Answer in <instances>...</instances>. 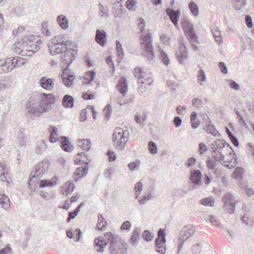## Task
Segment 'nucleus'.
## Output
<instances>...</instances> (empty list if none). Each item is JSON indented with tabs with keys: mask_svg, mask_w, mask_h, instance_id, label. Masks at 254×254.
<instances>
[{
	"mask_svg": "<svg viewBox=\"0 0 254 254\" xmlns=\"http://www.w3.org/2000/svg\"><path fill=\"white\" fill-rule=\"evenodd\" d=\"M112 139L116 148L123 150L129 139V132L120 127H116L112 135Z\"/></svg>",
	"mask_w": 254,
	"mask_h": 254,
	"instance_id": "4",
	"label": "nucleus"
},
{
	"mask_svg": "<svg viewBox=\"0 0 254 254\" xmlns=\"http://www.w3.org/2000/svg\"><path fill=\"white\" fill-rule=\"evenodd\" d=\"M74 100L72 96L65 95L64 96L63 105L65 108H72L73 106Z\"/></svg>",
	"mask_w": 254,
	"mask_h": 254,
	"instance_id": "32",
	"label": "nucleus"
},
{
	"mask_svg": "<svg viewBox=\"0 0 254 254\" xmlns=\"http://www.w3.org/2000/svg\"><path fill=\"white\" fill-rule=\"evenodd\" d=\"M55 100V96L51 93H38L30 97L26 105V110L30 114L38 117L50 111Z\"/></svg>",
	"mask_w": 254,
	"mask_h": 254,
	"instance_id": "1",
	"label": "nucleus"
},
{
	"mask_svg": "<svg viewBox=\"0 0 254 254\" xmlns=\"http://www.w3.org/2000/svg\"><path fill=\"white\" fill-rule=\"evenodd\" d=\"M48 28V22L47 21L43 22L41 24V30L42 31V33L47 36H50L51 35V34Z\"/></svg>",
	"mask_w": 254,
	"mask_h": 254,
	"instance_id": "45",
	"label": "nucleus"
},
{
	"mask_svg": "<svg viewBox=\"0 0 254 254\" xmlns=\"http://www.w3.org/2000/svg\"><path fill=\"white\" fill-rule=\"evenodd\" d=\"M182 122V119L179 116L175 117L173 120L174 125L176 127H179L181 125Z\"/></svg>",
	"mask_w": 254,
	"mask_h": 254,
	"instance_id": "60",
	"label": "nucleus"
},
{
	"mask_svg": "<svg viewBox=\"0 0 254 254\" xmlns=\"http://www.w3.org/2000/svg\"><path fill=\"white\" fill-rule=\"evenodd\" d=\"M42 42L39 41H26L23 39L17 41L12 46L13 51L22 56H30L40 49Z\"/></svg>",
	"mask_w": 254,
	"mask_h": 254,
	"instance_id": "2",
	"label": "nucleus"
},
{
	"mask_svg": "<svg viewBox=\"0 0 254 254\" xmlns=\"http://www.w3.org/2000/svg\"><path fill=\"white\" fill-rule=\"evenodd\" d=\"M176 57L179 63L183 64L188 59L187 48L184 43H181L179 50L176 52Z\"/></svg>",
	"mask_w": 254,
	"mask_h": 254,
	"instance_id": "17",
	"label": "nucleus"
},
{
	"mask_svg": "<svg viewBox=\"0 0 254 254\" xmlns=\"http://www.w3.org/2000/svg\"><path fill=\"white\" fill-rule=\"evenodd\" d=\"M166 233L163 229H159L158 231L157 237L155 239L156 251L160 254H164L166 252Z\"/></svg>",
	"mask_w": 254,
	"mask_h": 254,
	"instance_id": "11",
	"label": "nucleus"
},
{
	"mask_svg": "<svg viewBox=\"0 0 254 254\" xmlns=\"http://www.w3.org/2000/svg\"><path fill=\"white\" fill-rule=\"evenodd\" d=\"M140 164L139 160H136L134 162H131L128 164V167L131 171L137 170Z\"/></svg>",
	"mask_w": 254,
	"mask_h": 254,
	"instance_id": "51",
	"label": "nucleus"
},
{
	"mask_svg": "<svg viewBox=\"0 0 254 254\" xmlns=\"http://www.w3.org/2000/svg\"><path fill=\"white\" fill-rule=\"evenodd\" d=\"M0 204L5 210H8L10 208V200L6 194L0 193Z\"/></svg>",
	"mask_w": 254,
	"mask_h": 254,
	"instance_id": "30",
	"label": "nucleus"
},
{
	"mask_svg": "<svg viewBox=\"0 0 254 254\" xmlns=\"http://www.w3.org/2000/svg\"><path fill=\"white\" fill-rule=\"evenodd\" d=\"M116 52L118 57L122 60L124 56V51L122 48V44L119 41H116Z\"/></svg>",
	"mask_w": 254,
	"mask_h": 254,
	"instance_id": "42",
	"label": "nucleus"
},
{
	"mask_svg": "<svg viewBox=\"0 0 254 254\" xmlns=\"http://www.w3.org/2000/svg\"><path fill=\"white\" fill-rule=\"evenodd\" d=\"M142 238L146 241H151L154 237L153 235L148 230L144 231L142 234Z\"/></svg>",
	"mask_w": 254,
	"mask_h": 254,
	"instance_id": "47",
	"label": "nucleus"
},
{
	"mask_svg": "<svg viewBox=\"0 0 254 254\" xmlns=\"http://www.w3.org/2000/svg\"><path fill=\"white\" fill-rule=\"evenodd\" d=\"M111 106L108 104L104 109V111L105 112V118L107 119V120H108L110 117L111 114Z\"/></svg>",
	"mask_w": 254,
	"mask_h": 254,
	"instance_id": "56",
	"label": "nucleus"
},
{
	"mask_svg": "<svg viewBox=\"0 0 254 254\" xmlns=\"http://www.w3.org/2000/svg\"><path fill=\"white\" fill-rule=\"evenodd\" d=\"M87 172L88 168L87 166L77 168L74 173V175L77 177V178L76 179V181L85 176Z\"/></svg>",
	"mask_w": 254,
	"mask_h": 254,
	"instance_id": "31",
	"label": "nucleus"
},
{
	"mask_svg": "<svg viewBox=\"0 0 254 254\" xmlns=\"http://www.w3.org/2000/svg\"><path fill=\"white\" fill-rule=\"evenodd\" d=\"M152 197L151 194L150 193L149 194L145 195L142 199L138 200V202L140 204H145L146 201L150 200Z\"/></svg>",
	"mask_w": 254,
	"mask_h": 254,
	"instance_id": "57",
	"label": "nucleus"
},
{
	"mask_svg": "<svg viewBox=\"0 0 254 254\" xmlns=\"http://www.w3.org/2000/svg\"><path fill=\"white\" fill-rule=\"evenodd\" d=\"M202 175L200 171L198 170H192L190 172V179L193 184V188H195L196 186H200L201 183Z\"/></svg>",
	"mask_w": 254,
	"mask_h": 254,
	"instance_id": "19",
	"label": "nucleus"
},
{
	"mask_svg": "<svg viewBox=\"0 0 254 254\" xmlns=\"http://www.w3.org/2000/svg\"><path fill=\"white\" fill-rule=\"evenodd\" d=\"M243 173V168L240 167L236 168L233 174V178L238 180H241L242 179Z\"/></svg>",
	"mask_w": 254,
	"mask_h": 254,
	"instance_id": "39",
	"label": "nucleus"
},
{
	"mask_svg": "<svg viewBox=\"0 0 254 254\" xmlns=\"http://www.w3.org/2000/svg\"><path fill=\"white\" fill-rule=\"evenodd\" d=\"M225 131L227 135L230 138V141L232 142V143L235 146H238L239 145V142L238 140L235 137V136L233 135L232 132L230 131V130L228 129L227 127H225Z\"/></svg>",
	"mask_w": 254,
	"mask_h": 254,
	"instance_id": "43",
	"label": "nucleus"
},
{
	"mask_svg": "<svg viewBox=\"0 0 254 254\" xmlns=\"http://www.w3.org/2000/svg\"><path fill=\"white\" fill-rule=\"evenodd\" d=\"M167 14L169 16L171 22L177 27L178 25V22L179 21L180 11L179 10H174L170 8L166 10Z\"/></svg>",
	"mask_w": 254,
	"mask_h": 254,
	"instance_id": "21",
	"label": "nucleus"
},
{
	"mask_svg": "<svg viewBox=\"0 0 254 254\" xmlns=\"http://www.w3.org/2000/svg\"><path fill=\"white\" fill-rule=\"evenodd\" d=\"M211 147L213 149V152L214 154V158L215 161L210 159L207 161V168L212 171L216 172L215 168L216 163V161H219L221 164V158H222V140L217 139L215 140L214 143L211 144Z\"/></svg>",
	"mask_w": 254,
	"mask_h": 254,
	"instance_id": "6",
	"label": "nucleus"
},
{
	"mask_svg": "<svg viewBox=\"0 0 254 254\" xmlns=\"http://www.w3.org/2000/svg\"><path fill=\"white\" fill-rule=\"evenodd\" d=\"M116 88L121 94L125 96L127 88V83L126 78L122 77L116 85Z\"/></svg>",
	"mask_w": 254,
	"mask_h": 254,
	"instance_id": "25",
	"label": "nucleus"
},
{
	"mask_svg": "<svg viewBox=\"0 0 254 254\" xmlns=\"http://www.w3.org/2000/svg\"><path fill=\"white\" fill-rule=\"evenodd\" d=\"M135 77L138 79V83L143 85L150 86L153 82L152 79L143 71L142 68H135L133 72Z\"/></svg>",
	"mask_w": 254,
	"mask_h": 254,
	"instance_id": "14",
	"label": "nucleus"
},
{
	"mask_svg": "<svg viewBox=\"0 0 254 254\" xmlns=\"http://www.w3.org/2000/svg\"><path fill=\"white\" fill-rule=\"evenodd\" d=\"M230 157H232L229 161L228 158L224 157L225 161H224V166L228 168H234L236 165V157L234 153L232 154L230 153Z\"/></svg>",
	"mask_w": 254,
	"mask_h": 254,
	"instance_id": "33",
	"label": "nucleus"
},
{
	"mask_svg": "<svg viewBox=\"0 0 254 254\" xmlns=\"http://www.w3.org/2000/svg\"><path fill=\"white\" fill-rule=\"evenodd\" d=\"M63 71L61 75L63 83L67 87H70L73 85L75 77L68 68H63Z\"/></svg>",
	"mask_w": 254,
	"mask_h": 254,
	"instance_id": "16",
	"label": "nucleus"
},
{
	"mask_svg": "<svg viewBox=\"0 0 254 254\" xmlns=\"http://www.w3.org/2000/svg\"><path fill=\"white\" fill-rule=\"evenodd\" d=\"M96 42L101 46L105 45L107 41V34L103 30L97 29L95 36Z\"/></svg>",
	"mask_w": 254,
	"mask_h": 254,
	"instance_id": "22",
	"label": "nucleus"
},
{
	"mask_svg": "<svg viewBox=\"0 0 254 254\" xmlns=\"http://www.w3.org/2000/svg\"><path fill=\"white\" fill-rule=\"evenodd\" d=\"M107 225L106 220L103 218L101 214H98V222L97 224V228L99 230H102L106 227Z\"/></svg>",
	"mask_w": 254,
	"mask_h": 254,
	"instance_id": "36",
	"label": "nucleus"
},
{
	"mask_svg": "<svg viewBox=\"0 0 254 254\" xmlns=\"http://www.w3.org/2000/svg\"><path fill=\"white\" fill-rule=\"evenodd\" d=\"M195 231V227L191 225H186L182 228L179 235L178 253L181 251L185 241L192 236Z\"/></svg>",
	"mask_w": 254,
	"mask_h": 254,
	"instance_id": "10",
	"label": "nucleus"
},
{
	"mask_svg": "<svg viewBox=\"0 0 254 254\" xmlns=\"http://www.w3.org/2000/svg\"><path fill=\"white\" fill-rule=\"evenodd\" d=\"M70 43V41L67 39L65 35H57L48 45L50 53L52 55L61 54L63 51L65 50V47H67Z\"/></svg>",
	"mask_w": 254,
	"mask_h": 254,
	"instance_id": "3",
	"label": "nucleus"
},
{
	"mask_svg": "<svg viewBox=\"0 0 254 254\" xmlns=\"http://www.w3.org/2000/svg\"><path fill=\"white\" fill-rule=\"evenodd\" d=\"M201 249V246L200 244H197L196 245H193L192 247L191 250L194 254H198L200 252Z\"/></svg>",
	"mask_w": 254,
	"mask_h": 254,
	"instance_id": "62",
	"label": "nucleus"
},
{
	"mask_svg": "<svg viewBox=\"0 0 254 254\" xmlns=\"http://www.w3.org/2000/svg\"><path fill=\"white\" fill-rule=\"evenodd\" d=\"M107 155L110 162L115 161L116 158V154L112 151L109 150L107 152Z\"/></svg>",
	"mask_w": 254,
	"mask_h": 254,
	"instance_id": "63",
	"label": "nucleus"
},
{
	"mask_svg": "<svg viewBox=\"0 0 254 254\" xmlns=\"http://www.w3.org/2000/svg\"><path fill=\"white\" fill-rule=\"evenodd\" d=\"M0 254H12L10 248L6 246L0 251Z\"/></svg>",
	"mask_w": 254,
	"mask_h": 254,
	"instance_id": "64",
	"label": "nucleus"
},
{
	"mask_svg": "<svg viewBox=\"0 0 254 254\" xmlns=\"http://www.w3.org/2000/svg\"><path fill=\"white\" fill-rule=\"evenodd\" d=\"M76 55L77 51L65 47V50L62 52L61 55V66L62 68H68L70 64L75 60Z\"/></svg>",
	"mask_w": 254,
	"mask_h": 254,
	"instance_id": "9",
	"label": "nucleus"
},
{
	"mask_svg": "<svg viewBox=\"0 0 254 254\" xmlns=\"http://www.w3.org/2000/svg\"><path fill=\"white\" fill-rule=\"evenodd\" d=\"M47 148V145L44 140L38 141L36 143L35 151L37 153L41 154Z\"/></svg>",
	"mask_w": 254,
	"mask_h": 254,
	"instance_id": "35",
	"label": "nucleus"
},
{
	"mask_svg": "<svg viewBox=\"0 0 254 254\" xmlns=\"http://www.w3.org/2000/svg\"><path fill=\"white\" fill-rule=\"evenodd\" d=\"M57 22L63 29H66L68 27V20L64 15H58L57 18Z\"/></svg>",
	"mask_w": 254,
	"mask_h": 254,
	"instance_id": "29",
	"label": "nucleus"
},
{
	"mask_svg": "<svg viewBox=\"0 0 254 254\" xmlns=\"http://www.w3.org/2000/svg\"><path fill=\"white\" fill-rule=\"evenodd\" d=\"M148 150L150 153L151 154H155L157 152V147L156 143L152 141H150L148 143Z\"/></svg>",
	"mask_w": 254,
	"mask_h": 254,
	"instance_id": "49",
	"label": "nucleus"
},
{
	"mask_svg": "<svg viewBox=\"0 0 254 254\" xmlns=\"http://www.w3.org/2000/svg\"><path fill=\"white\" fill-rule=\"evenodd\" d=\"M160 59L163 64L167 65L170 62L168 55L163 51H161L159 55Z\"/></svg>",
	"mask_w": 254,
	"mask_h": 254,
	"instance_id": "48",
	"label": "nucleus"
},
{
	"mask_svg": "<svg viewBox=\"0 0 254 254\" xmlns=\"http://www.w3.org/2000/svg\"><path fill=\"white\" fill-rule=\"evenodd\" d=\"M151 33H148L146 35H141L140 38L142 42L140 43V49L141 54L147 60H152L154 57V53L153 50Z\"/></svg>",
	"mask_w": 254,
	"mask_h": 254,
	"instance_id": "5",
	"label": "nucleus"
},
{
	"mask_svg": "<svg viewBox=\"0 0 254 254\" xmlns=\"http://www.w3.org/2000/svg\"><path fill=\"white\" fill-rule=\"evenodd\" d=\"M61 146L64 151L70 152L73 149V147L69 142L68 138L64 136H60Z\"/></svg>",
	"mask_w": 254,
	"mask_h": 254,
	"instance_id": "24",
	"label": "nucleus"
},
{
	"mask_svg": "<svg viewBox=\"0 0 254 254\" xmlns=\"http://www.w3.org/2000/svg\"><path fill=\"white\" fill-rule=\"evenodd\" d=\"M201 203L205 206H213L214 204V200L212 197H205L200 200Z\"/></svg>",
	"mask_w": 254,
	"mask_h": 254,
	"instance_id": "46",
	"label": "nucleus"
},
{
	"mask_svg": "<svg viewBox=\"0 0 254 254\" xmlns=\"http://www.w3.org/2000/svg\"><path fill=\"white\" fill-rule=\"evenodd\" d=\"M40 85L44 89L52 91L53 89L54 83L51 78L43 77L39 81Z\"/></svg>",
	"mask_w": 254,
	"mask_h": 254,
	"instance_id": "23",
	"label": "nucleus"
},
{
	"mask_svg": "<svg viewBox=\"0 0 254 254\" xmlns=\"http://www.w3.org/2000/svg\"><path fill=\"white\" fill-rule=\"evenodd\" d=\"M207 150V146L203 143H200L199 144V151L201 155L204 154Z\"/></svg>",
	"mask_w": 254,
	"mask_h": 254,
	"instance_id": "61",
	"label": "nucleus"
},
{
	"mask_svg": "<svg viewBox=\"0 0 254 254\" xmlns=\"http://www.w3.org/2000/svg\"><path fill=\"white\" fill-rule=\"evenodd\" d=\"M0 180L2 182L10 184L11 179L8 173L5 162H0Z\"/></svg>",
	"mask_w": 254,
	"mask_h": 254,
	"instance_id": "18",
	"label": "nucleus"
},
{
	"mask_svg": "<svg viewBox=\"0 0 254 254\" xmlns=\"http://www.w3.org/2000/svg\"><path fill=\"white\" fill-rule=\"evenodd\" d=\"M115 244H111L109 251L111 254H126L127 252L128 245L122 238Z\"/></svg>",
	"mask_w": 254,
	"mask_h": 254,
	"instance_id": "12",
	"label": "nucleus"
},
{
	"mask_svg": "<svg viewBox=\"0 0 254 254\" xmlns=\"http://www.w3.org/2000/svg\"><path fill=\"white\" fill-rule=\"evenodd\" d=\"M65 187L67 193H71L75 189V186L73 183L68 181L66 183Z\"/></svg>",
	"mask_w": 254,
	"mask_h": 254,
	"instance_id": "52",
	"label": "nucleus"
},
{
	"mask_svg": "<svg viewBox=\"0 0 254 254\" xmlns=\"http://www.w3.org/2000/svg\"><path fill=\"white\" fill-rule=\"evenodd\" d=\"M4 72L11 71L16 66H21L24 64V59L21 57L8 58L4 61H0Z\"/></svg>",
	"mask_w": 254,
	"mask_h": 254,
	"instance_id": "8",
	"label": "nucleus"
},
{
	"mask_svg": "<svg viewBox=\"0 0 254 254\" xmlns=\"http://www.w3.org/2000/svg\"><path fill=\"white\" fill-rule=\"evenodd\" d=\"M141 230L139 228H136L132 232L130 239V243L133 246L137 245V242L140 240Z\"/></svg>",
	"mask_w": 254,
	"mask_h": 254,
	"instance_id": "27",
	"label": "nucleus"
},
{
	"mask_svg": "<svg viewBox=\"0 0 254 254\" xmlns=\"http://www.w3.org/2000/svg\"><path fill=\"white\" fill-rule=\"evenodd\" d=\"M225 210L228 213H232L235 210L236 202L231 195H227L225 200Z\"/></svg>",
	"mask_w": 254,
	"mask_h": 254,
	"instance_id": "20",
	"label": "nucleus"
},
{
	"mask_svg": "<svg viewBox=\"0 0 254 254\" xmlns=\"http://www.w3.org/2000/svg\"><path fill=\"white\" fill-rule=\"evenodd\" d=\"M78 145L83 150L88 151L91 147V142L89 139H81L77 142Z\"/></svg>",
	"mask_w": 254,
	"mask_h": 254,
	"instance_id": "34",
	"label": "nucleus"
},
{
	"mask_svg": "<svg viewBox=\"0 0 254 254\" xmlns=\"http://www.w3.org/2000/svg\"><path fill=\"white\" fill-rule=\"evenodd\" d=\"M96 73L94 71H89L86 73L85 79L88 80V84H90L94 80Z\"/></svg>",
	"mask_w": 254,
	"mask_h": 254,
	"instance_id": "50",
	"label": "nucleus"
},
{
	"mask_svg": "<svg viewBox=\"0 0 254 254\" xmlns=\"http://www.w3.org/2000/svg\"><path fill=\"white\" fill-rule=\"evenodd\" d=\"M204 129L207 133H210L214 136L220 135L219 132L215 129L213 125H206L204 127Z\"/></svg>",
	"mask_w": 254,
	"mask_h": 254,
	"instance_id": "40",
	"label": "nucleus"
},
{
	"mask_svg": "<svg viewBox=\"0 0 254 254\" xmlns=\"http://www.w3.org/2000/svg\"><path fill=\"white\" fill-rule=\"evenodd\" d=\"M122 5L119 1L115 5H114V13L115 17H119L121 16L123 12Z\"/></svg>",
	"mask_w": 254,
	"mask_h": 254,
	"instance_id": "37",
	"label": "nucleus"
},
{
	"mask_svg": "<svg viewBox=\"0 0 254 254\" xmlns=\"http://www.w3.org/2000/svg\"><path fill=\"white\" fill-rule=\"evenodd\" d=\"M99 9L100 11L103 14H106L107 15H108V8L107 6H104L102 4H99ZM102 15V16H103Z\"/></svg>",
	"mask_w": 254,
	"mask_h": 254,
	"instance_id": "59",
	"label": "nucleus"
},
{
	"mask_svg": "<svg viewBox=\"0 0 254 254\" xmlns=\"http://www.w3.org/2000/svg\"><path fill=\"white\" fill-rule=\"evenodd\" d=\"M105 239L102 237L96 238L94 240V244L95 248L98 252L102 253L104 248L106 247L108 242L111 243V244H115L116 242H118L120 239L121 238L118 235L113 234L111 232L107 233L105 235Z\"/></svg>",
	"mask_w": 254,
	"mask_h": 254,
	"instance_id": "7",
	"label": "nucleus"
},
{
	"mask_svg": "<svg viewBox=\"0 0 254 254\" xmlns=\"http://www.w3.org/2000/svg\"><path fill=\"white\" fill-rule=\"evenodd\" d=\"M212 34L215 38L216 42L218 45H220L222 40L221 31L218 30L217 28H214L212 29Z\"/></svg>",
	"mask_w": 254,
	"mask_h": 254,
	"instance_id": "41",
	"label": "nucleus"
},
{
	"mask_svg": "<svg viewBox=\"0 0 254 254\" xmlns=\"http://www.w3.org/2000/svg\"><path fill=\"white\" fill-rule=\"evenodd\" d=\"M50 140L52 143H55L58 140H60V137L59 136L58 129L56 127L51 126L50 127Z\"/></svg>",
	"mask_w": 254,
	"mask_h": 254,
	"instance_id": "28",
	"label": "nucleus"
},
{
	"mask_svg": "<svg viewBox=\"0 0 254 254\" xmlns=\"http://www.w3.org/2000/svg\"><path fill=\"white\" fill-rule=\"evenodd\" d=\"M189 8L192 13L194 16H197L198 14V7L196 3L194 1H191L189 3Z\"/></svg>",
	"mask_w": 254,
	"mask_h": 254,
	"instance_id": "38",
	"label": "nucleus"
},
{
	"mask_svg": "<svg viewBox=\"0 0 254 254\" xmlns=\"http://www.w3.org/2000/svg\"><path fill=\"white\" fill-rule=\"evenodd\" d=\"M182 27L185 35L190 42L197 41V37L194 30L193 25L188 20H184L182 22Z\"/></svg>",
	"mask_w": 254,
	"mask_h": 254,
	"instance_id": "13",
	"label": "nucleus"
},
{
	"mask_svg": "<svg viewBox=\"0 0 254 254\" xmlns=\"http://www.w3.org/2000/svg\"><path fill=\"white\" fill-rule=\"evenodd\" d=\"M147 118V115L145 113H144L142 116H140L139 114H136L135 116V122L140 124V126H143V122L146 121Z\"/></svg>",
	"mask_w": 254,
	"mask_h": 254,
	"instance_id": "44",
	"label": "nucleus"
},
{
	"mask_svg": "<svg viewBox=\"0 0 254 254\" xmlns=\"http://www.w3.org/2000/svg\"><path fill=\"white\" fill-rule=\"evenodd\" d=\"M57 178L55 176L52 178V180H42L40 181V188H45L47 187H54L56 186L57 183Z\"/></svg>",
	"mask_w": 254,
	"mask_h": 254,
	"instance_id": "26",
	"label": "nucleus"
},
{
	"mask_svg": "<svg viewBox=\"0 0 254 254\" xmlns=\"http://www.w3.org/2000/svg\"><path fill=\"white\" fill-rule=\"evenodd\" d=\"M131 227V224L129 221H125L121 226V229L122 230H129Z\"/></svg>",
	"mask_w": 254,
	"mask_h": 254,
	"instance_id": "58",
	"label": "nucleus"
},
{
	"mask_svg": "<svg viewBox=\"0 0 254 254\" xmlns=\"http://www.w3.org/2000/svg\"><path fill=\"white\" fill-rule=\"evenodd\" d=\"M134 189L136 190V196L135 198L137 199L138 198V195L140 194V192L142 190V185L140 182H138L136 183L134 186Z\"/></svg>",
	"mask_w": 254,
	"mask_h": 254,
	"instance_id": "53",
	"label": "nucleus"
},
{
	"mask_svg": "<svg viewBox=\"0 0 254 254\" xmlns=\"http://www.w3.org/2000/svg\"><path fill=\"white\" fill-rule=\"evenodd\" d=\"M197 78L198 80L200 81H204L206 80V75L202 69L198 70Z\"/></svg>",
	"mask_w": 254,
	"mask_h": 254,
	"instance_id": "54",
	"label": "nucleus"
},
{
	"mask_svg": "<svg viewBox=\"0 0 254 254\" xmlns=\"http://www.w3.org/2000/svg\"><path fill=\"white\" fill-rule=\"evenodd\" d=\"M50 164L47 161H43L35 166L34 170L30 174V181L34 178L42 176L47 172Z\"/></svg>",
	"mask_w": 254,
	"mask_h": 254,
	"instance_id": "15",
	"label": "nucleus"
},
{
	"mask_svg": "<svg viewBox=\"0 0 254 254\" xmlns=\"http://www.w3.org/2000/svg\"><path fill=\"white\" fill-rule=\"evenodd\" d=\"M208 219L213 226H219L220 224V221L213 215H209Z\"/></svg>",
	"mask_w": 254,
	"mask_h": 254,
	"instance_id": "55",
	"label": "nucleus"
}]
</instances>
